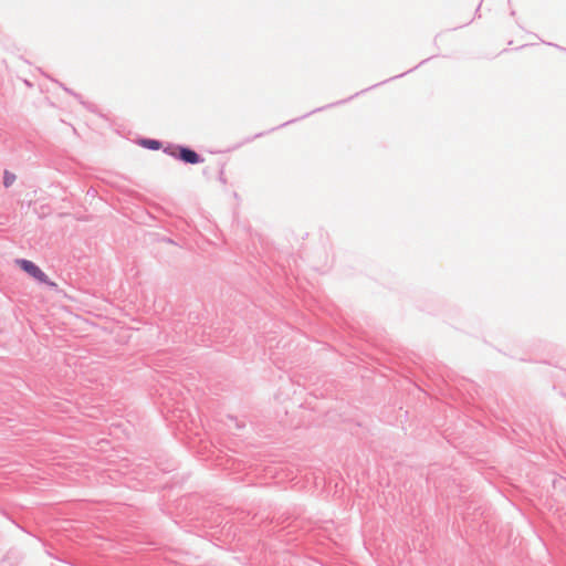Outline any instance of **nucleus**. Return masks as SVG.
I'll return each instance as SVG.
<instances>
[{"instance_id":"nucleus-1","label":"nucleus","mask_w":566,"mask_h":566,"mask_svg":"<svg viewBox=\"0 0 566 566\" xmlns=\"http://www.w3.org/2000/svg\"><path fill=\"white\" fill-rule=\"evenodd\" d=\"M19 265L23 271H25L29 275L35 279L40 283H48V275L32 261L25 259L17 260Z\"/></svg>"},{"instance_id":"nucleus-2","label":"nucleus","mask_w":566,"mask_h":566,"mask_svg":"<svg viewBox=\"0 0 566 566\" xmlns=\"http://www.w3.org/2000/svg\"><path fill=\"white\" fill-rule=\"evenodd\" d=\"M177 159L185 164L197 165L203 163V157L187 146H179L177 149Z\"/></svg>"},{"instance_id":"nucleus-3","label":"nucleus","mask_w":566,"mask_h":566,"mask_svg":"<svg viewBox=\"0 0 566 566\" xmlns=\"http://www.w3.org/2000/svg\"><path fill=\"white\" fill-rule=\"evenodd\" d=\"M140 145L151 150H158L161 148V143L157 139L145 138L140 140Z\"/></svg>"},{"instance_id":"nucleus-4","label":"nucleus","mask_w":566,"mask_h":566,"mask_svg":"<svg viewBox=\"0 0 566 566\" xmlns=\"http://www.w3.org/2000/svg\"><path fill=\"white\" fill-rule=\"evenodd\" d=\"M15 181V175L6 170L3 175V186L6 188L10 187Z\"/></svg>"},{"instance_id":"nucleus-5","label":"nucleus","mask_w":566,"mask_h":566,"mask_svg":"<svg viewBox=\"0 0 566 566\" xmlns=\"http://www.w3.org/2000/svg\"><path fill=\"white\" fill-rule=\"evenodd\" d=\"M179 146L180 145L169 144L164 148V153L177 159V149L179 148Z\"/></svg>"}]
</instances>
